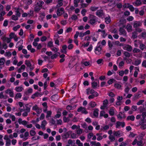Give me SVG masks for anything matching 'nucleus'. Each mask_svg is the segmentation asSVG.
Segmentation results:
<instances>
[{
	"instance_id": "f257e3e1",
	"label": "nucleus",
	"mask_w": 146,
	"mask_h": 146,
	"mask_svg": "<svg viewBox=\"0 0 146 146\" xmlns=\"http://www.w3.org/2000/svg\"><path fill=\"white\" fill-rule=\"evenodd\" d=\"M44 3V2L41 1H40L37 2L34 8L35 11L38 12L42 8V5Z\"/></svg>"
},
{
	"instance_id": "f03ea898",
	"label": "nucleus",
	"mask_w": 146,
	"mask_h": 146,
	"mask_svg": "<svg viewBox=\"0 0 146 146\" xmlns=\"http://www.w3.org/2000/svg\"><path fill=\"white\" fill-rule=\"evenodd\" d=\"M90 19L89 23L92 25H94L96 23V17L94 15L92 14H90L89 16Z\"/></svg>"
},
{
	"instance_id": "7ed1b4c3",
	"label": "nucleus",
	"mask_w": 146,
	"mask_h": 146,
	"mask_svg": "<svg viewBox=\"0 0 146 146\" xmlns=\"http://www.w3.org/2000/svg\"><path fill=\"white\" fill-rule=\"evenodd\" d=\"M25 64L27 65V71L28 72L29 70H28V67L29 68L30 70L31 71H32L34 69V67L33 66H32V65L29 60H26L25 61Z\"/></svg>"
},
{
	"instance_id": "20e7f679",
	"label": "nucleus",
	"mask_w": 146,
	"mask_h": 146,
	"mask_svg": "<svg viewBox=\"0 0 146 146\" xmlns=\"http://www.w3.org/2000/svg\"><path fill=\"white\" fill-rule=\"evenodd\" d=\"M139 109L140 111V113H142V116L143 119H145L146 117V110L145 108L141 107H140Z\"/></svg>"
},
{
	"instance_id": "39448f33",
	"label": "nucleus",
	"mask_w": 146,
	"mask_h": 146,
	"mask_svg": "<svg viewBox=\"0 0 146 146\" xmlns=\"http://www.w3.org/2000/svg\"><path fill=\"white\" fill-rule=\"evenodd\" d=\"M100 43H98L95 50V53L97 55H99L101 53L102 46L100 45Z\"/></svg>"
},
{
	"instance_id": "423d86ee",
	"label": "nucleus",
	"mask_w": 146,
	"mask_h": 146,
	"mask_svg": "<svg viewBox=\"0 0 146 146\" xmlns=\"http://www.w3.org/2000/svg\"><path fill=\"white\" fill-rule=\"evenodd\" d=\"M32 109L35 111L37 113L39 114L42 112V109L38 107L36 105H35L33 107Z\"/></svg>"
},
{
	"instance_id": "0eeeda50",
	"label": "nucleus",
	"mask_w": 146,
	"mask_h": 146,
	"mask_svg": "<svg viewBox=\"0 0 146 146\" xmlns=\"http://www.w3.org/2000/svg\"><path fill=\"white\" fill-rule=\"evenodd\" d=\"M102 133H97L96 135L97 137V140L98 141H100L102 140L103 138H105L107 137V135L106 134L104 135L103 136H102Z\"/></svg>"
},
{
	"instance_id": "6e6552de",
	"label": "nucleus",
	"mask_w": 146,
	"mask_h": 146,
	"mask_svg": "<svg viewBox=\"0 0 146 146\" xmlns=\"http://www.w3.org/2000/svg\"><path fill=\"white\" fill-rule=\"evenodd\" d=\"M122 84L121 82H117L114 84V86L115 88L118 90H121L122 89Z\"/></svg>"
},
{
	"instance_id": "1a4fd4ad",
	"label": "nucleus",
	"mask_w": 146,
	"mask_h": 146,
	"mask_svg": "<svg viewBox=\"0 0 146 146\" xmlns=\"http://www.w3.org/2000/svg\"><path fill=\"white\" fill-rule=\"evenodd\" d=\"M99 95L94 90L93 91V93H92V94H91L88 97V98L89 99H92L95 97H98Z\"/></svg>"
},
{
	"instance_id": "9d476101",
	"label": "nucleus",
	"mask_w": 146,
	"mask_h": 146,
	"mask_svg": "<svg viewBox=\"0 0 146 146\" xmlns=\"http://www.w3.org/2000/svg\"><path fill=\"white\" fill-rule=\"evenodd\" d=\"M125 126V123L124 122L117 121L116 124V127L117 128H120V127H124Z\"/></svg>"
},
{
	"instance_id": "9b49d317",
	"label": "nucleus",
	"mask_w": 146,
	"mask_h": 146,
	"mask_svg": "<svg viewBox=\"0 0 146 146\" xmlns=\"http://www.w3.org/2000/svg\"><path fill=\"white\" fill-rule=\"evenodd\" d=\"M72 133V131H69L65 133L62 135V137L64 139H67L69 137L70 135Z\"/></svg>"
},
{
	"instance_id": "f8f14e48",
	"label": "nucleus",
	"mask_w": 146,
	"mask_h": 146,
	"mask_svg": "<svg viewBox=\"0 0 146 146\" xmlns=\"http://www.w3.org/2000/svg\"><path fill=\"white\" fill-rule=\"evenodd\" d=\"M64 13V9L63 8H58L56 12V14L58 16H59L62 15Z\"/></svg>"
},
{
	"instance_id": "ddd939ff",
	"label": "nucleus",
	"mask_w": 146,
	"mask_h": 146,
	"mask_svg": "<svg viewBox=\"0 0 146 146\" xmlns=\"http://www.w3.org/2000/svg\"><path fill=\"white\" fill-rule=\"evenodd\" d=\"M108 101L107 99L105 100L103 102V105L101 106L100 107L101 109L104 110L105 108L107 106L108 104Z\"/></svg>"
},
{
	"instance_id": "4468645a",
	"label": "nucleus",
	"mask_w": 146,
	"mask_h": 146,
	"mask_svg": "<svg viewBox=\"0 0 146 146\" xmlns=\"http://www.w3.org/2000/svg\"><path fill=\"white\" fill-rule=\"evenodd\" d=\"M88 105L89 106L88 109L92 108H94L97 105V104L95 102L91 101L90 102Z\"/></svg>"
},
{
	"instance_id": "2eb2a0df",
	"label": "nucleus",
	"mask_w": 146,
	"mask_h": 146,
	"mask_svg": "<svg viewBox=\"0 0 146 146\" xmlns=\"http://www.w3.org/2000/svg\"><path fill=\"white\" fill-rule=\"evenodd\" d=\"M77 111L78 112H81L85 114H86L88 113V112L86 111V109L82 107L79 108L78 109Z\"/></svg>"
},
{
	"instance_id": "dca6fc26",
	"label": "nucleus",
	"mask_w": 146,
	"mask_h": 146,
	"mask_svg": "<svg viewBox=\"0 0 146 146\" xmlns=\"http://www.w3.org/2000/svg\"><path fill=\"white\" fill-rule=\"evenodd\" d=\"M47 124V122L45 120H44L42 121L41 123V128L44 130L46 129V126Z\"/></svg>"
},
{
	"instance_id": "f3484780",
	"label": "nucleus",
	"mask_w": 146,
	"mask_h": 146,
	"mask_svg": "<svg viewBox=\"0 0 146 146\" xmlns=\"http://www.w3.org/2000/svg\"><path fill=\"white\" fill-rule=\"evenodd\" d=\"M5 93L7 94H9L10 96L11 97H13L14 96V94L12 90L9 89L6 90Z\"/></svg>"
},
{
	"instance_id": "a211bd4d",
	"label": "nucleus",
	"mask_w": 146,
	"mask_h": 146,
	"mask_svg": "<svg viewBox=\"0 0 146 146\" xmlns=\"http://www.w3.org/2000/svg\"><path fill=\"white\" fill-rule=\"evenodd\" d=\"M123 48L125 50L130 51L132 50L131 46L129 45H126L123 46Z\"/></svg>"
},
{
	"instance_id": "6ab92c4d",
	"label": "nucleus",
	"mask_w": 146,
	"mask_h": 146,
	"mask_svg": "<svg viewBox=\"0 0 146 146\" xmlns=\"http://www.w3.org/2000/svg\"><path fill=\"white\" fill-rule=\"evenodd\" d=\"M96 15L99 17H102L104 15L102 10L100 9L98 10L96 13Z\"/></svg>"
},
{
	"instance_id": "aec40b11",
	"label": "nucleus",
	"mask_w": 146,
	"mask_h": 146,
	"mask_svg": "<svg viewBox=\"0 0 146 146\" xmlns=\"http://www.w3.org/2000/svg\"><path fill=\"white\" fill-rule=\"evenodd\" d=\"M26 68L25 65L23 64L21 66V67L19 68L17 70L18 73H20L22 72Z\"/></svg>"
},
{
	"instance_id": "412c9836",
	"label": "nucleus",
	"mask_w": 146,
	"mask_h": 146,
	"mask_svg": "<svg viewBox=\"0 0 146 146\" xmlns=\"http://www.w3.org/2000/svg\"><path fill=\"white\" fill-rule=\"evenodd\" d=\"M119 31L120 32V35H123L125 36L126 35V32L123 29L120 28L119 30Z\"/></svg>"
},
{
	"instance_id": "4be33fe9",
	"label": "nucleus",
	"mask_w": 146,
	"mask_h": 146,
	"mask_svg": "<svg viewBox=\"0 0 146 146\" xmlns=\"http://www.w3.org/2000/svg\"><path fill=\"white\" fill-rule=\"evenodd\" d=\"M114 135L117 137H119L122 135V132L120 131H114L113 132Z\"/></svg>"
},
{
	"instance_id": "5701e85b",
	"label": "nucleus",
	"mask_w": 146,
	"mask_h": 146,
	"mask_svg": "<svg viewBox=\"0 0 146 146\" xmlns=\"http://www.w3.org/2000/svg\"><path fill=\"white\" fill-rule=\"evenodd\" d=\"M90 42H87L86 43H85L84 41H82L80 43V45L82 47H87L89 44Z\"/></svg>"
},
{
	"instance_id": "b1692460",
	"label": "nucleus",
	"mask_w": 146,
	"mask_h": 146,
	"mask_svg": "<svg viewBox=\"0 0 146 146\" xmlns=\"http://www.w3.org/2000/svg\"><path fill=\"white\" fill-rule=\"evenodd\" d=\"M117 117L119 119H121L125 118V116L124 114L121 112H120L117 115Z\"/></svg>"
},
{
	"instance_id": "393cba45",
	"label": "nucleus",
	"mask_w": 146,
	"mask_h": 146,
	"mask_svg": "<svg viewBox=\"0 0 146 146\" xmlns=\"http://www.w3.org/2000/svg\"><path fill=\"white\" fill-rule=\"evenodd\" d=\"M99 82L98 83L95 81L91 83L92 87L94 88H96L99 85Z\"/></svg>"
},
{
	"instance_id": "a878e982",
	"label": "nucleus",
	"mask_w": 146,
	"mask_h": 146,
	"mask_svg": "<svg viewBox=\"0 0 146 146\" xmlns=\"http://www.w3.org/2000/svg\"><path fill=\"white\" fill-rule=\"evenodd\" d=\"M100 116H103L104 117L106 118L108 117V114L105 113V112L104 111H102L100 112Z\"/></svg>"
},
{
	"instance_id": "bb28decb",
	"label": "nucleus",
	"mask_w": 146,
	"mask_h": 146,
	"mask_svg": "<svg viewBox=\"0 0 146 146\" xmlns=\"http://www.w3.org/2000/svg\"><path fill=\"white\" fill-rule=\"evenodd\" d=\"M23 90V88L21 86H17L15 87V90L18 92H21Z\"/></svg>"
},
{
	"instance_id": "cd10ccee",
	"label": "nucleus",
	"mask_w": 146,
	"mask_h": 146,
	"mask_svg": "<svg viewBox=\"0 0 146 146\" xmlns=\"http://www.w3.org/2000/svg\"><path fill=\"white\" fill-rule=\"evenodd\" d=\"M115 111V110L114 108L112 107L111 108L109 111L110 115L112 116L113 115H114Z\"/></svg>"
},
{
	"instance_id": "c85d7f7f",
	"label": "nucleus",
	"mask_w": 146,
	"mask_h": 146,
	"mask_svg": "<svg viewBox=\"0 0 146 146\" xmlns=\"http://www.w3.org/2000/svg\"><path fill=\"white\" fill-rule=\"evenodd\" d=\"M94 90L92 89H91L90 88H87L86 90V94L88 95L91 94H92V93H93Z\"/></svg>"
},
{
	"instance_id": "c756f323",
	"label": "nucleus",
	"mask_w": 146,
	"mask_h": 146,
	"mask_svg": "<svg viewBox=\"0 0 146 146\" xmlns=\"http://www.w3.org/2000/svg\"><path fill=\"white\" fill-rule=\"evenodd\" d=\"M141 4L140 0H136V1L133 3V4L136 6L140 5Z\"/></svg>"
},
{
	"instance_id": "7c9ffc66",
	"label": "nucleus",
	"mask_w": 146,
	"mask_h": 146,
	"mask_svg": "<svg viewBox=\"0 0 146 146\" xmlns=\"http://www.w3.org/2000/svg\"><path fill=\"white\" fill-rule=\"evenodd\" d=\"M135 71L134 72L133 76L135 77H137V76L138 73L139 71V68L138 67H135Z\"/></svg>"
},
{
	"instance_id": "2f4dec72",
	"label": "nucleus",
	"mask_w": 146,
	"mask_h": 146,
	"mask_svg": "<svg viewBox=\"0 0 146 146\" xmlns=\"http://www.w3.org/2000/svg\"><path fill=\"white\" fill-rule=\"evenodd\" d=\"M39 41V38H35L34 41L33 42V45L35 46H36L38 45V42Z\"/></svg>"
},
{
	"instance_id": "473e14b6",
	"label": "nucleus",
	"mask_w": 146,
	"mask_h": 146,
	"mask_svg": "<svg viewBox=\"0 0 146 146\" xmlns=\"http://www.w3.org/2000/svg\"><path fill=\"white\" fill-rule=\"evenodd\" d=\"M67 48V46L66 45H63L62 46V49H61V51L62 52L66 54L67 51L66 49Z\"/></svg>"
},
{
	"instance_id": "72a5a7b5",
	"label": "nucleus",
	"mask_w": 146,
	"mask_h": 146,
	"mask_svg": "<svg viewBox=\"0 0 146 146\" xmlns=\"http://www.w3.org/2000/svg\"><path fill=\"white\" fill-rule=\"evenodd\" d=\"M141 25V23L140 22L136 21L134 23L133 26L134 28H137L140 26Z\"/></svg>"
},
{
	"instance_id": "f704fd0d",
	"label": "nucleus",
	"mask_w": 146,
	"mask_h": 146,
	"mask_svg": "<svg viewBox=\"0 0 146 146\" xmlns=\"http://www.w3.org/2000/svg\"><path fill=\"white\" fill-rule=\"evenodd\" d=\"M125 28L128 32H130L132 31V27L129 24H127Z\"/></svg>"
},
{
	"instance_id": "c9c22d12",
	"label": "nucleus",
	"mask_w": 146,
	"mask_h": 146,
	"mask_svg": "<svg viewBox=\"0 0 146 146\" xmlns=\"http://www.w3.org/2000/svg\"><path fill=\"white\" fill-rule=\"evenodd\" d=\"M82 130L80 128V126H78V129L76 130V132L77 135H80L82 133Z\"/></svg>"
},
{
	"instance_id": "e433bc0d",
	"label": "nucleus",
	"mask_w": 146,
	"mask_h": 146,
	"mask_svg": "<svg viewBox=\"0 0 146 146\" xmlns=\"http://www.w3.org/2000/svg\"><path fill=\"white\" fill-rule=\"evenodd\" d=\"M3 40V42H7V43H9L11 40V39L9 38L6 37H4L2 38Z\"/></svg>"
},
{
	"instance_id": "4c0bfd02",
	"label": "nucleus",
	"mask_w": 146,
	"mask_h": 146,
	"mask_svg": "<svg viewBox=\"0 0 146 146\" xmlns=\"http://www.w3.org/2000/svg\"><path fill=\"white\" fill-rule=\"evenodd\" d=\"M71 137L72 139H76L78 137V136L77 135L76 133H72L70 134Z\"/></svg>"
},
{
	"instance_id": "58836bf2",
	"label": "nucleus",
	"mask_w": 146,
	"mask_h": 146,
	"mask_svg": "<svg viewBox=\"0 0 146 146\" xmlns=\"http://www.w3.org/2000/svg\"><path fill=\"white\" fill-rule=\"evenodd\" d=\"M81 63L85 66H88L90 64V62H89L85 61V60L84 59H83L82 60Z\"/></svg>"
},
{
	"instance_id": "ea45409f",
	"label": "nucleus",
	"mask_w": 146,
	"mask_h": 146,
	"mask_svg": "<svg viewBox=\"0 0 146 146\" xmlns=\"http://www.w3.org/2000/svg\"><path fill=\"white\" fill-rule=\"evenodd\" d=\"M109 127L108 125L101 126V130L102 131H105L109 129Z\"/></svg>"
},
{
	"instance_id": "a19ab883",
	"label": "nucleus",
	"mask_w": 146,
	"mask_h": 146,
	"mask_svg": "<svg viewBox=\"0 0 146 146\" xmlns=\"http://www.w3.org/2000/svg\"><path fill=\"white\" fill-rule=\"evenodd\" d=\"M60 55V53L59 52H57L55 54L52 55L51 57L52 59H54L56 58L58 56Z\"/></svg>"
},
{
	"instance_id": "79ce46f5",
	"label": "nucleus",
	"mask_w": 146,
	"mask_h": 146,
	"mask_svg": "<svg viewBox=\"0 0 146 146\" xmlns=\"http://www.w3.org/2000/svg\"><path fill=\"white\" fill-rule=\"evenodd\" d=\"M38 96H41V95L40 93L38 92H36L33 95L31 96V98L34 99L36 97H38Z\"/></svg>"
},
{
	"instance_id": "37998d69",
	"label": "nucleus",
	"mask_w": 146,
	"mask_h": 146,
	"mask_svg": "<svg viewBox=\"0 0 146 146\" xmlns=\"http://www.w3.org/2000/svg\"><path fill=\"white\" fill-rule=\"evenodd\" d=\"M24 109H22V111H25L27 112H29L30 111V108L28 107L27 105L24 106Z\"/></svg>"
},
{
	"instance_id": "c03bdc74",
	"label": "nucleus",
	"mask_w": 146,
	"mask_h": 146,
	"mask_svg": "<svg viewBox=\"0 0 146 146\" xmlns=\"http://www.w3.org/2000/svg\"><path fill=\"white\" fill-rule=\"evenodd\" d=\"M5 62V59L3 57L0 58V66L4 64Z\"/></svg>"
},
{
	"instance_id": "a18cd8bd",
	"label": "nucleus",
	"mask_w": 146,
	"mask_h": 146,
	"mask_svg": "<svg viewBox=\"0 0 146 146\" xmlns=\"http://www.w3.org/2000/svg\"><path fill=\"white\" fill-rule=\"evenodd\" d=\"M24 2L27 5H30L33 2L32 0H24Z\"/></svg>"
},
{
	"instance_id": "49530a36",
	"label": "nucleus",
	"mask_w": 146,
	"mask_h": 146,
	"mask_svg": "<svg viewBox=\"0 0 146 146\" xmlns=\"http://www.w3.org/2000/svg\"><path fill=\"white\" fill-rule=\"evenodd\" d=\"M135 118L134 116L133 115H130L127 117V120H131L132 121H133L134 120Z\"/></svg>"
},
{
	"instance_id": "de8ad7c7",
	"label": "nucleus",
	"mask_w": 146,
	"mask_h": 146,
	"mask_svg": "<svg viewBox=\"0 0 146 146\" xmlns=\"http://www.w3.org/2000/svg\"><path fill=\"white\" fill-rule=\"evenodd\" d=\"M11 53L10 51L6 52L4 54V56L7 57H10L11 56Z\"/></svg>"
},
{
	"instance_id": "09e8293b",
	"label": "nucleus",
	"mask_w": 146,
	"mask_h": 146,
	"mask_svg": "<svg viewBox=\"0 0 146 146\" xmlns=\"http://www.w3.org/2000/svg\"><path fill=\"white\" fill-rule=\"evenodd\" d=\"M22 96V95L20 93H17L15 95V99H17L19 98H20Z\"/></svg>"
},
{
	"instance_id": "8fccbe9b",
	"label": "nucleus",
	"mask_w": 146,
	"mask_h": 146,
	"mask_svg": "<svg viewBox=\"0 0 146 146\" xmlns=\"http://www.w3.org/2000/svg\"><path fill=\"white\" fill-rule=\"evenodd\" d=\"M76 144L78 145V146H83V143L81 142L80 141L79 139H77L76 141Z\"/></svg>"
},
{
	"instance_id": "3c124183",
	"label": "nucleus",
	"mask_w": 146,
	"mask_h": 146,
	"mask_svg": "<svg viewBox=\"0 0 146 146\" xmlns=\"http://www.w3.org/2000/svg\"><path fill=\"white\" fill-rule=\"evenodd\" d=\"M141 63V61L139 60H137L135 61L133 64L135 66H138Z\"/></svg>"
},
{
	"instance_id": "603ef678",
	"label": "nucleus",
	"mask_w": 146,
	"mask_h": 146,
	"mask_svg": "<svg viewBox=\"0 0 146 146\" xmlns=\"http://www.w3.org/2000/svg\"><path fill=\"white\" fill-rule=\"evenodd\" d=\"M80 0H74V6L75 7H77L78 6V4L80 1Z\"/></svg>"
},
{
	"instance_id": "864d4df0",
	"label": "nucleus",
	"mask_w": 146,
	"mask_h": 146,
	"mask_svg": "<svg viewBox=\"0 0 146 146\" xmlns=\"http://www.w3.org/2000/svg\"><path fill=\"white\" fill-rule=\"evenodd\" d=\"M98 110L97 109H96L94 111L93 114L94 116L95 117H97L98 115Z\"/></svg>"
},
{
	"instance_id": "5fc2aeb1",
	"label": "nucleus",
	"mask_w": 146,
	"mask_h": 146,
	"mask_svg": "<svg viewBox=\"0 0 146 146\" xmlns=\"http://www.w3.org/2000/svg\"><path fill=\"white\" fill-rule=\"evenodd\" d=\"M61 113L59 111L57 112V114L54 116V118H59L61 115Z\"/></svg>"
},
{
	"instance_id": "6e6d98bb",
	"label": "nucleus",
	"mask_w": 146,
	"mask_h": 146,
	"mask_svg": "<svg viewBox=\"0 0 146 146\" xmlns=\"http://www.w3.org/2000/svg\"><path fill=\"white\" fill-rule=\"evenodd\" d=\"M16 11H15V13H16V15L17 16H18V17H20V13L19 12V8H15V9Z\"/></svg>"
},
{
	"instance_id": "4d7b16f0",
	"label": "nucleus",
	"mask_w": 146,
	"mask_h": 146,
	"mask_svg": "<svg viewBox=\"0 0 146 146\" xmlns=\"http://www.w3.org/2000/svg\"><path fill=\"white\" fill-rule=\"evenodd\" d=\"M98 43H100V45L102 47V46L105 45L106 44V41L104 40H103L101 42H100Z\"/></svg>"
},
{
	"instance_id": "13d9d810",
	"label": "nucleus",
	"mask_w": 146,
	"mask_h": 146,
	"mask_svg": "<svg viewBox=\"0 0 146 146\" xmlns=\"http://www.w3.org/2000/svg\"><path fill=\"white\" fill-rule=\"evenodd\" d=\"M105 21L106 23H109L111 21L110 17H106L105 19Z\"/></svg>"
},
{
	"instance_id": "bf43d9fd",
	"label": "nucleus",
	"mask_w": 146,
	"mask_h": 146,
	"mask_svg": "<svg viewBox=\"0 0 146 146\" xmlns=\"http://www.w3.org/2000/svg\"><path fill=\"white\" fill-rule=\"evenodd\" d=\"M13 64L14 65H16L17 64L18 61L17 57L15 56L13 58Z\"/></svg>"
},
{
	"instance_id": "052dcab7",
	"label": "nucleus",
	"mask_w": 146,
	"mask_h": 146,
	"mask_svg": "<svg viewBox=\"0 0 146 146\" xmlns=\"http://www.w3.org/2000/svg\"><path fill=\"white\" fill-rule=\"evenodd\" d=\"M66 108L67 110H73L74 109V108L72 107V105H68L67 106Z\"/></svg>"
},
{
	"instance_id": "680f3d73",
	"label": "nucleus",
	"mask_w": 146,
	"mask_h": 146,
	"mask_svg": "<svg viewBox=\"0 0 146 146\" xmlns=\"http://www.w3.org/2000/svg\"><path fill=\"white\" fill-rule=\"evenodd\" d=\"M87 12V10L85 9H83L81 11V14L83 16H84L86 15V13Z\"/></svg>"
},
{
	"instance_id": "e2e57ef3",
	"label": "nucleus",
	"mask_w": 146,
	"mask_h": 146,
	"mask_svg": "<svg viewBox=\"0 0 146 146\" xmlns=\"http://www.w3.org/2000/svg\"><path fill=\"white\" fill-rule=\"evenodd\" d=\"M115 81V80L114 79H110L108 81V83L109 85H110L114 81Z\"/></svg>"
},
{
	"instance_id": "0e129e2a",
	"label": "nucleus",
	"mask_w": 146,
	"mask_h": 146,
	"mask_svg": "<svg viewBox=\"0 0 146 146\" xmlns=\"http://www.w3.org/2000/svg\"><path fill=\"white\" fill-rule=\"evenodd\" d=\"M98 7H95L94 6H92L91 7L90 9L91 11H94L97 10L98 9Z\"/></svg>"
},
{
	"instance_id": "69168bd1",
	"label": "nucleus",
	"mask_w": 146,
	"mask_h": 146,
	"mask_svg": "<svg viewBox=\"0 0 146 146\" xmlns=\"http://www.w3.org/2000/svg\"><path fill=\"white\" fill-rule=\"evenodd\" d=\"M51 50L54 52H58L59 50L58 48H56L54 47H52L51 48Z\"/></svg>"
},
{
	"instance_id": "338daca9",
	"label": "nucleus",
	"mask_w": 146,
	"mask_h": 146,
	"mask_svg": "<svg viewBox=\"0 0 146 146\" xmlns=\"http://www.w3.org/2000/svg\"><path fill=\"white\" fill-rule=\"evenodd\" d=\"M29 17L33 16V11L32 10H30L28 13Z\"/></svg>"
},
{
	"instance_id": "774afa93",
	"label": "nucleus",
	"mask_w": 146,
	"mask_h": 146,
	"mask_svg": "<svg viewBox=\"0 0 146 146\" xmlns=\"http://www.w3.org/2000/svg\"><path fill=\"white\" fill-rule=\"evenodd\" d=\"M47 115H46V118L50 116L52 114V112L51 111H47Z\"/></svg>"
}]
</instances>
